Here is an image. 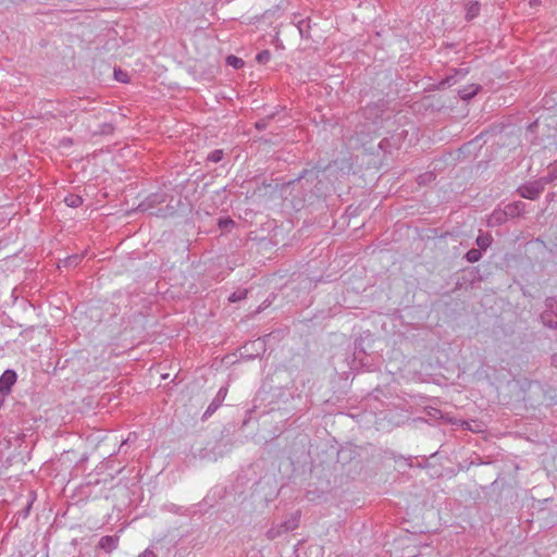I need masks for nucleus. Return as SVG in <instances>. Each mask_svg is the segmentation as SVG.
<instances>
[{
    "label": "nucleus",
    "instance_id": "nucleus-1",
    "mask_svg": "<svg viewBox=\"0 0 557 557\" xmlns=\"http://www.w3.org/2000/svg\"><path fill=\"white\" fill-rule=\"evenodd\" d=\"M544 310L540 318L544 326L557 329V298L547 297L544 302Z\"/></svg>",
    "mask_w": 557,
    "mask_h": 557
},
{
    "label": "nucleus",
    "instance_id": "nucleus-2",
    "mask_svg": "<svg viewBox=\"0 0 557 557\" xmlns=\"http://www.w3.org/2000/svg\"><path fill=\"white\" fill-rule=\"evenodd\" d=\"M545 183L542 178L523 184L518 188V194L525 199L535 200L540 197L545 188Z\"/></svg>",
    "mask_w": 557,
    "mask_h": 557
},
{
    "label": "nucleus",
    "instance_id": "nucleus-3",
    "mask_svg": "<svg viewBox=\"0 0 557 557\" xmlns=\"http://www.w3.org/2000/svg\"><path fill=\"white\" fill-rule=\"evenodd\" d=\"M525 203L522 201H516L512 203H509L505 207L504 212H494L493 218H495L497 221H503V216H510L516 218L521 215L524 212Z\"/></svg>",
    "mask_w": 557,
    "mask_h": 557
},
{
    "label": "nucleus",
    "instance_id": "nucleus-4",
    "mask_svg": "<svg viewBox=\"0 0 557 557\" xmlns=\"http://www.w3.org/2000/svg\"><path fill=\"white\" fill-rule=\"evenodd\" d=\"M16 373L13 370H5L0 376V394L8 395L16 382Z\"/></svg>",
    "mask_w": 557,
    "mask_h": 557
},
{
    "label": "nucleus",
    "instance_id": "nucleus-5",
    "mask_svg": "<svg viewBox=\"0 0 557 557\" xmlns=\"http://www.w3.org/2000/svg\"><path fill=\"white\" fill-rule=\"evenodd\" d=\"M226 394H227V388L226 387H221L219 389V392L215 395L214 399L210 403V405L208 406L207 410L203 413V418L205 419L209 418L211 414H213L221 407L223 400L226 397Z\"/></svg>",
    "mask_w": 557,
    "mask_h": 557
},
{
    "label": "nucleus",
    "instance_id": "nucleus-6",
    "mask_svg": "<svg viewBox=\"0 0 557 557\" xmlns=\"http://www.w3.org/2000/svg\"><path fill=\"white\" fill-rule=\"evenodd\" d=\"M119 545V537L106 535L99 540L98 546L107 553L113 552Z\"/></svg>",
    "mask_w": 557,
    "mask_h": 557
},
{
    "label": "nucleus",
    "instance_id": "nucleus-7",
    "mask_svg": "<svg viewBox=\"0 0 557 557\" xmlns=\"http://www.w3.org/2000/svg\"><path fill=\"white\" fill-rule=\"evenodd\" d=\"M480 89H481L480 85L471 84V85H468V86L463 87L462 89H460L458 91V94L462 100H470L480 91Z\"/></svg>",
    "mask_w": 557,
    "mask_h": 557
},
{
    "label": "nucleus",
    "instance_id": "nucleus-8",
    "mask_svg": "<svg viewBox=\"0 0 557 557\" xmlns=\"http://www.w3.org/2000/svg\"><path fill=\"white\" fill-rule=\"evenodd\" d=\"M300 515L298 511L290 515L285 521L281 522L283 524V531L289 532L298 528L299 525Z\"/></svg>",
    "mask_w": 557,
    "mask_h": 557
},
{
    "label": "nucleus",
    "instance_id": "nucleus-9",
    "mask_svg": "<svg viewBox=\"0 0 557 557\" xmlns=\"http://www.w3.org/2000/svg\"><path fill=\"white\" fill-rule=\"evenodd\" d=\"M466 18L472 20L479 15L480 3L478 1H469L466 5Z\"/></svg>",
    "mask_w": 557,
    "mask_h": 557
},
{
    "label": "nucleus",
    "instance_id": "nucleus-10",
    "mask_svg": "<svg viewBox=\"0 0 557 557\" xmlns=\"http://www.w3.org/2000/svg\"><path fill=\"white\" fill-rule=\"evenodd\" d=\"M492 242H493V238L490 234L480 235V236H478V238L475 240L480 250L487 249L491 246Z\"/></svg>",
    "mask_w": 557,
    "mask_h": 557
},
{
    "label": "nucleus",
    "instance_id": "nucleus-11",
    "mask_svg": "<svg viewBox=\"0 0 557 557\" xmlns=\"http://www.w3.org/2000/svg\"><path fill=\"white\" fill-rule=\"evenodd\" d=\"M64 202L71 208H78L83 205V198L78 195L71 194L64 198Z\"/></svg>",
    "mask_w": 557,
    "mask_h": 557
},
{
    "label": "nucleus",
    "instance_id": "nucleus-12",
    "mask_svg": "<svg viewBox=\"0 0 557 557\" xmlns=\"http://www.w3.org/2000/svg\"><path fill=\"white\" fill-rule=\"evenodd\" d=\"M282 529H283V524L282 523H278L276 525L271 527L267 531V537L269 540H274V539L281 536L282 534L287 533L286 531H283Z\"/></svg>",
    "mask_w": 557,
    "mask_h": 557
},
{
    "label": "nucleus",
    "instance_id": "nucleus-13",
    "mask_svg": "<svg viewBox=\"0 0 557 557\" xmlns=\"http://www.w3.org/2000/svg\"><path fill=\"white\" fill-rule=\"evenodd\" d=\"M482 257L481 250L472 248L466 253V259L470 263L478 262Z\"/></svg>",
    "mask_w": 557,
    "mask_h": 557
},
{
    "label": "nucleus",
    "instance_id": "nucleus-14",
    "mask_svg": "<svg viewBox=\"0 0 557 557\" xmlns=\"http://www.w3.org/2000/svg\"><path fill=\"white\" fill-rule=\"evenodd\" d=\"M226 64L234 69H242L245 62L240 58L231 54L226 58Z\"/></svg>",
    "mask_w": 557,
    "mask_h": 557
},
{
    "label": "nucleus",
    "instance_id": "nucleus-15",
    "mask_svg": "<svg viewBox=\"0 0 557 557\" xmlns=\"http://www.w3.org/2000/svg\"><path fill=\"white\" fill-rule=\"evenodd\" d=\"M545 185L552 183L557 178V162L550 166L549 173L547 176L541 177Z\"/></svg>",
    "mask_w": 557,
    "mask_h": 557
},
{
    "label": "nucleus",
    "instance_id": "nucleus-16",
    "mask_svg": "<svg viewBox=\"0 0 557 557\" xmlns=\"http://www.w3.org/2000/svg\"><path fill=\"white\" fill-rule=\"evenodd\" d=\"M246 296H247V289H239L230 295L228 301L236 302V301L245 299Z\"/></svg>",
    "mask_w": 557,
    "mask_h": 557
},
{
    "label": "nucleus",
    "instance_id": "nucleus-17",
    "mask_svg": "<svg viewBox=\"0 0 557 557\" xmlns=\"http://www.w3.org/2000/svg\"><path fill=\"white\" fill-rule=\"evenodd\" d=\"M224 152L222 149H216L210 152L207 157V160L213 163H216L223 159Z\"/></svg>",
    "mask_w": 557,
    "mask_h": 557
},
{
    "label": "nucleus",
    "instance_id": "nucleus-18",
    "mask_svg": "<svg viewBox=\"0 0 557 557\" xmlns=\"http://www.w3.org/2000/svg\"><path fill=\"white\" fill-rule=\"evenodd\" d=\"M271 59V53L269 50H262L256 55L257 62L261 64H265Z\"/></svg>",
    "mask_w": 557,
    "mask_h": 557
},
{
    "label": "nucleus",
    "instance_id": "nucleus-19",
    "mask_svg": "<svg viewBox=\"0 0 557 557\" xmlns=\"http://www.w3.org/2000/svg\"><path fill=\"white\" fill-rule=\"evenodd\" d=\"M234 224L235 222L232 219H220L218 223L221 230H230Z\"/></svg>",
    "mask_w": 557,
    "mask_h": 557
},
{
    "label": "nucleus",
    "instance_id": "nucleus-20",
    "mask_svg": "<svg viewBox=\"0 0 557 557\" xmlns=\"http://www.w3.org/2000/svg\"><path fill=\"white\" fill-rule=\"evenodd\" d=\"M114 77L119 82H127V74L124 73L122 70H114Z\"/></svg>",
    "mask_w": 557,
    "mask_h": 557
},
{
    "label": "nucleus",
    "instance_id": "nucleus-21",
    "mask_svg": "<svg viewBox=\"0 0 557 557\" xmlns=\"http://www.w3.org/2000/svg\"><path fill=\"white\" fill-rule=\"evenodd\" d=\"M431 178H433V174L432 173H425L423 175H420L419 176V184L425 183L426 181H430Z\"/></svg>",
    "mask_w": 557,
    "mask_h": 557
},
{
    "label": "nucleus",
    "instance_id": "nucleus-22",
    "mask_svg": "<svg viewBox=\"0 0 557 557\" xmlns=\"http://www.w3.org/2000/svg\"><path fill=\"white\" fill-rule=\"evenodd\" d=\"M428 414H429L431 418H434V419H436V418H438V417H441V416H442V414H441V411H440V410H437V409H435V408H431V409H429V410H428Z\"/></svg>",
    "mask_w": 557,
    "mask_h": 557
},
{
    "label": "nucleus",
    "instance_id": "nucleus-23",
    "mask_svg": "<svg viewBox=\"0 0 557 557\" xmlns=\"http://www.w3.org/2000/svg\"><path fill=\"white\" fill-rule=\"evenodd\" d=\"M138 557H156V554L150 548H147Z\"/></svg>",
    "mask_w": 557,
    "mask_h": 557
},
{
    "label": "nucleus",
    "instance_id": "nucleus-24",
    "mask_svg": "<svg viewBox=\"0 0 557 557\" xmlns=\"http://www.w3.org/2000/svg\"><path fill=\"white\" fill-rule=\"evenodd\" d=\"M456 82H457V79L455 78V75L454 76L450 75V76H447L446 79L444 82H442V84H447L448 86H451Z\"/></svg>",
    "mask_w": 557,
    "mask_h": 557
},
{
    "label": "nucleus",
    "instance_id": "nucleus-25",
    "mask_svg": "<svg viewBox=\"0 0 557 557\" xmlns=\"http://www.w3.org/2000/svg\"><path fill=\"white\" fill-rule=\"evenodd\" d=\"M550 363L553 367L557 368V354L552 356Z\"/></svg>",
    "mask_w": 557,
    "mask_h": 557
},
{
    "label": "nucleus",
    "instance_id": "nucleus-26",
    "mask_svg": "<svg viewBox=\"0 0 557 557\" xmlns=\"http://www.w3.org/2000/svg\"><path fill=\"white\" fill-rule=\"evenodd\" d=\"M468 72L463 69H460L458 71H456V74L455 75H460V76H465Z\"/></svg>",
    "mask_w": 557,
    "mask_h": 557
},
{
    "label": "nucleus",
    "instance_id": "nucleus-27",
    "mask_svg": "<svg viewBox=\"0 0 557 557\" xmlns=\"http://www.w3.org/2000/svg\"><path fill=\"white\" fill-rule=\"evenodd\" d=\"M29 508H30V504L27 506L25 512H24V517H27L28 513H29Z\"/></svg>",
    "mask_w": 557,
    "mask_h": 557
},
{
    "label": "nucleus",
    "instance_id": "nucleus-28",
    "mask_svg": "<svg viewBox=\"0 0 557 557\" xmlns=\"http://www.w3.org/2000/svg\"><path fill=\"white\" fill-rule=\"evenodd\" d=\"M76 260H77V257H73L70 259V262H76Z\"/></svg>",
    "mask_w": 557,
    "mask_h": 557
},
{
    "label": "nucleus",
    "instance_id": "nucleus-29",
    "mask_svg": "<svg viewBox=\"0 0 557 557\" xmlns=\"http://www.w3.org/2000/svg\"><path fill=\"white\" fill-rule=\"evenodd\" d=\"M2 403H3V399L0 398V406L2 405Z\"/></svg>",
    "mask_w": 557,
    "mask_h": 557
}]
</instances>
